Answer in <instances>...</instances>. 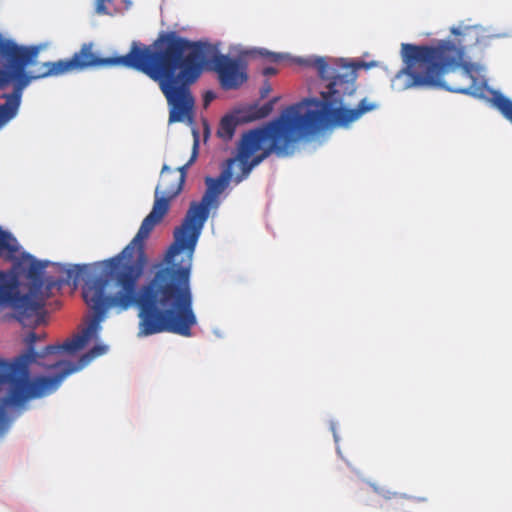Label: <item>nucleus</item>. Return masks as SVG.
I'll use <instances>...</instances> for the list:
<instances>
[{"label":"nucleus","mask_w":512,"mask_h":512,"mask_svg":"<svg viewBox=\"0 0 512 512\" xmlns=\"http://www.w3.org/2000/svg\"><path fill=\"white\" fill-rule=\"evenodd\" d=\"M214 97H215V95L212 91L206 92V94L204 95L205 106H207L214 99Z\"/></svg>","instance_id":"6ab92c4d"},{"label":"nucleus","mask_w":512,"mask_h":512,"mask_svg":"<svg viewBox=\"0 0 512 512\" xmlns=\"http://www.w3.org/2000/svg\"><path fill=\"white\" fill-rule=\"evenodd\" d=\"M452 33L455 35H461L460 29H457V28H453Z\"/></svg>","instance_id":"412c9836"},{"label":"nucleus","mask_w":512,"mask_h":512,"mask_svg":"<svg viewBox=\"0 0 512 512\" xmlns=\"http://www.w3.org/2000/svg\"><path fill=\"white\" fill-rule=\"evenodd\" d=\"M492 102L501 114L512 123V101L502 94H496Z\"/></svg>","instance_id":"f8f14e48"},{"label":"nucleus","mask_w":512,"mask_h":512,"mask_svg":"<svg viewBox=\"0 0 512 512\" xmlns=\"http://www.w3.org/2000/svg\"><path fill=\"white\" fill-rule=\"evenodd\" d=\"M269 91H270V86L267 85L266 87L263 88V90L261 92V96L265 97L267 95V93H269Z\"/></svg>","instance_id":"aec40b11"},{"label":"nucleus","mask_w":512,"mask_h":512,"mask_svg":"<svg viewBox=\"0 0 512 512\" xmlns=\"http://www.w3.org/2000/svg\"><path fill=\"white\" fill-rule=\"evenodd\" d=\"M277 98L266 102L262 106L251 105L246 110V115L242 118L244 121H255L267 117L274 108Z\"/></svg>","instance_id":"1a4fd4ad"},{"label":"nucleus","mask_w":512,"mask_h":512,"mask_svg":"<svg viewBox=\"0 0 512 512\" xmlns=\"http://www.w3.org/2000/svg\"><path fill=\"white\" fill-rule=\"evenodd\" d=\"M99 61V66L131 68L157 82L170 108V123L192 117L195 100L190 87L205 67L217 73L224 90L238 89L248 80L244 59L221 54L208 41H192L175 31L160 33L152 45L133 41L127 54Z\"/></svg>","instance_id":"7ed1b4c3"},{"label":"nucleus","mask_w":512,"mask_h":512,"mask_svg":"<svg viewBox=\"0 0 512 512\" xmlns=\"http://www.w3.org/2000/svg\"><path fill=\"white\" fill-rule=\"evenodd\" d=\"M107 347L105 345H96L87 353L81 356L77 364L71 363L73 367L77 368L76 371L80 370L84 366H86L91 360L95 357L103 355L106 353Z\"/></svg>","instance_id":"ddd939ff"},{"label":"nucleus","mask_w":512,"mask_h":512,"mask_svg":"<svg viewBox=\"0 0 512 512\" xmlns=\"http://www.w3.org/2000/svg\"><path fill=\"white\" fill-rule=\"evenodd\" d=\"M98 266L100 274L86 282L82 289L84 301L93 311V316L80 334L62 344L48 345L37 352L35 343L40 340V335L31 331L24 339L27 345L24 354L11 362L0 361V385L7 386L5 404L20 407L30 399L57 390L63 379L76 372L77 368L68 361L54 359L46 363L43 359L63 352L73 354L83 349L89 340L97 338L100 323L109 309L123 312L136 307L139 337L164 332L180 335L152 298L145 295L141 285L139 291H133L120 278L109 275L105 265Z\"/></svg>","instance_id":"f257e3e1"},{"label":"nucleus","mask_w":512,"mask_h":512,"mask_svg":"<svg viewBox=\"0 0 512 512\" xmlns=\"http://www.w3.org/2000/svg\"><path fill=\"white\" fill-rule=\"evenodd\" d=\"M198 145H199V142H198V138L197 136L195 137L194 139V144H193V150H192V154H191V157L190 159L188 160V162L186 164H184L183 166L179 167L177 169L176 174H177V178L178 180L184 184L185 183V180H186V176H187V170L188 168L196 161L197 159V156H198Z\"/></svg>","instance_id":"4468645a"},{"label":"nucleus","mask_w":512,"mask_h":512,"mask_svg":"<svg viewBox=\"0 0 512 512\" xmlns=\"http://www.w3.org/2000/svg\"><path fill=\"white\" fill-rule=\"evenodd\" d=\"M230 172L219 177H206V191L200 201H192L179 227L174 230V242L163 261L154 264L146 281L141 284L180 336L190 337L197 324L193 310L191 270L193 254L210 209L219 206V196L228 186Z\"/></svg>","instance_id":"20e7f679"},{"label":"nucleus","mask_w":512,"mask_h":512,"mask_svg":"<svg viewBox=\"0 0 512 512\" xmlns=\"http://www.w3.org/2000/svg\"><path fill=\"white\" fill-rule=\"evenodd\" d=\"M48 262L31 255L18 260L9 271H0V305H8L15 318L25 327H36L44 322L45 303L54 288L73 282L77 285L85 265H74L66 270L61 280L43 278Z\"/></svg>","instance_id":"423d86ee"},{"label":"nucleus","mask_w":512,"mask_h":512,"mask_svg":"<svg viewBox=\"0 0 512 512\" xmlns=\"http://www.w3.org/2000/svg\"><path fill=\"white\" fill-rule=\"evenodd\" d=\"M118 9L114 6L113 0H96L95 12L99 15L113 16Z\"/></svg>","instance_id":"2eb2a0df"},{"label":"nucleus","mask_w":512,"mask_h":512,"mask_svg":"<svg viewBox=\"0 0 512 512\" xmlns=\"http://www.w3.org/2000/svg\"><path fill=\"white\" fill-rule=\"evenodd\" d=\"M260 54L272 62H278L281 59H283V56L281 54L270 52L267 50H265L264 52L261 51Z\"/></svg>","instance_id":"dca6fc26"},{"label":"nucleus","mask_w":512,"mask_h":512,"mask_svg":"<svg viewBox=\"0 0 512 512\" xmlns=\"http://www.w3.org/2000/svg\"><path fill=\"white\" fill-rule=\"evenodd\" d=\"M464 51L451 41H440L437 45H415L403 43L401 57L404 67L397 72L393 83L397 85L404 76L408 79L399 88H441L450 92L475 95V79L471 72L459 67Z\"/></svg>","instance_id":"0eeeda50"},{"label":"nucleus","mask_w":512,"mask_h":512,"mask_svg":"<svg viewBox=\"0 0 512 512\" xmlns=\"http://www.w3.org/2000/svg\"><path fill=\"white\" fill-rule=\"evenodd\" d=\"M263 75L265 76H272V75H275L277 73V69L272 67V66H269V67H265L262 71Z\"/></svg>","instance_id":"a211bd4d"},{"label":"nucleus","mask_w":512,"mask_h":512,"mask_svg":"<svg viewBox=\"0 0 512 512\" xmlns=\"http://www.w3.org/2000/svg\"><path fill=\"white\" fill-rule=\"evenodd\" d=\"M39 51L38 46H20L0 34V89L13 84L12 93L1 95L5 103L0 104V128L17 115L23 90L33 80L82 71L99 66L100 62L99 57L92 51V44L88 43L83 44L71 58L44 62L41 65L42 71L37 75L29 74L26 68L35 63Z\"/></svg>","instance_id":"39448f33"},{"label":"nucleus","mask_w":512,"mask_h":512,"mask_svg":"<svg viewBox=\"0 0 512 512\" xmlns=\"http://www.w3.org/2000/svg\"><path fill=\"white\" fill-rule=\"evenodd\" d=\"M6 427V413L4 407L0 405V432Z\"/></svg>","instance_id":"f3484780"},{"label":"nucleus","mask_w":512,"mask_h":512,"mask_svg":"<svg viewBox=\"0 0 512 512\" xmlns=\"http://www.w3.org/2000/svg\"><path fill=\"white\" fill-rule=\"evenodd\" d=\"M301 63L315 68L321 79L331 78V81L321 92V99L307 98L288 106L276 119L242 135L237 148L242 174L236 177V183H240L271 154L278 157L292 155L295 144L301 138L314 135L328 126L348 127L364 114L378 108V104L367 98L362 99L355 108L348 107L349 99L357 90V71L373 66V62H353L348 71L333 76L331 67L323 57H311Z\"/></svg>","instance_id":"f03ea898"},{"label":"nucleus","mask_w":512,"mask_h":512,"mask_svg":"<svg viewBox=\"0 0 512 512\" xmlns=\"http://www.w3.org/2000/svg\"><path fill=\"white\" fill-rule=\"evenodd\" d=\"M174 170L164 164L160 180L155 188V199L151 212L143 219L141 226L130 243L116 256L99 262L105 265L109 275L120 278L133 291H139L140 278L148 263L145 243L154 227L168 213L170 201L183 190Z\"/></svg>","instance_id":"6e6552de"},{"label":"nucleus","mask_w":512,"mask_h":512,"mask_svg":"<svg viewBox=\"0 0 512 512\" xmlns=\"http://www.w3.org/2000/svg\"><path fill=\"white\" fill-rule=\"evenodd\" d=\"M239 123V119L232 115L223 117L220 121L217 135L224 141H229L233 138L236 126Z\"/></svg>","instance_id":"9b49d317"},{"label":"nucleus","mask_w":512,"mask_h":512,"mask_svg":"<svg viewBox=\"0 0 512 512\" xmlns=\"http://www.w3.org/2000/svg\"><path fill=\"white\" fill-rule=\"evenodd\" d=\"M18 251V244L10 233L0 229V257L5 259L15 258Z\"/></svg>","instance_id":"9d476101"}]
</instances>
